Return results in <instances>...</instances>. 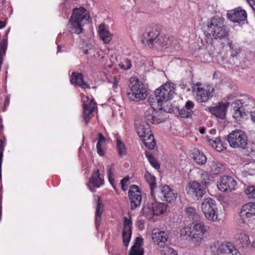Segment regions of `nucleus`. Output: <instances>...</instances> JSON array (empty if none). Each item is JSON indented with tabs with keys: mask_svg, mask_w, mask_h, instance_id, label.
<instances>
[{
	"mask_svg": "<svg viewBox=\"0 0 255 255\" xmlns=\"http://www.w3.org/2000/svg\"><path fill=\"white\" fill-rule=\"evenodd\" d=\"M89 18V12L84 7L81 6L74 8L67 24L68 30L71 33L80 34Z\"/></svg>",
	"mask_w": 255,
	"mask_h": 255,
	"instance_id": "1",
	"label": "nucleus"
},
{
	"mask_svg": "<svg viewBox=\"0 0 255 255\" xmlns=\"http://www.w3.org/2000/svg\"><path fill=\"white\" fill-rule=\"evenodd\" d=\"M174 94V91L170 83H166L155 90L154 95L148 98V102L151 106L157 104L161 109L164 103L171 100Z\"/></svg>",
	"mask_w": 255,
	"mask_h": 255,
	"instance_id": "2",
	"label": "nucleus"
},
{
	"mask_svg": "<svg viewBox=\"0 0 255 255\" xmlns=\"http://www.w3.org/2000/svg\"><path fill=\"white\" fill-rule=\"evenodd\" d=\"M223 17L215 16L208 22V31L212 38L222 39L229 36V31L224 24Z\"/></svg>",
	"mask_w": 255,
	"mask_h": 255,
	"instance_id": "3",
	"label": "nucleus"
},
{
	"mask_svg": "<svg viewBox=\"0 0 255 255\" xmlns=\"http://www.w3.org/2000/svg\"><path fill=\"white\" fill-rule=\"evenodd\" d=\"M147 93V89L141 82L135 78L130 79L127 96L130 101L137 102L145 99Z\"/></svg>",
	"mask_w": 255,
	"mask_h": 255,
	"instance_id": "4",
	"label": "nucleus"
},
{
	"mask_svg": "<svg viewBox=\"0 0 255 255\" xmlns=\"http://www.w3.org/2000/svg\"><path fill=\"white\" fill-rule=\"evenodd\" d=\"M192 90L199 102L205 103L213 96L214 88L210 85L197 83L192 86Z\"/></svg>",
	"mask_w": 255,
	"mask_h": 255,
	"instance_id": "5",
	"label": "nucleus"
},
{
	"mask_svg": "<svg viewBox=\"0 0 255 255\" xmlns=\"http://www.w3.org/2000/svg\"><path fill=\"white\" fill-rule=\"evenodd\" d=\"M136 130L144 145L149 149H153L155 145V141L149 125L146 122H142L136 127Z\"/></svg>",
	"mask_w": 255,
	"mask_h": 255,
	"instance_id": "6",
	"label": "nucleus"
},
{
	"mask_svg": "<svg viewBox=\"0 0 255 255\" xmlns=\"http://www.w3.org/2000/svg\"><path fill=\"white\" fill-rule=\"evenodd\" d=\"M227 140L230 146L235 148L244 149L248 143L246 134L241 130L233 131L228 135Z\"/></svg>",
	"mask_w": 255,
	"mask_h": 255,
	"instance_id": "7",
	"label": "nucleus"
},
{
	"mask_svg": "<svg viewBox=\"0 0 255 255\" xmlns=\"http://www.w3.org/2000/svg\"><path fill=\"white\" fill-rule=\"evenodd\" d=\"M201 208L208 220L212 222L218 220V208L216 201L214 199L211 198L205 199L202 202Z\"/></svg>",
	"mask_w": 255,
	"mask_h": 255,
	"instance_id": "8",
	"label": "nucleus"
},
{
	"mask_svg": "<svg viewBox=\"0 0 255 255\" xmlns=\"http://www.w3.org/2000/svg\"><path fill=\"white\" fill-rule=\"evenodd\" d=\"M187 195L194 200L201 199L206 193L205 186L198 182H189L186 187Z\"/></svg>",
	"mask_w": 255,
	"mask_h": 255,
	"instance_id": "9",
	"label": "nucleus"
},
{
	"mask_svg": "<svg viewBox=\"0 0 255 255\" xmlns=\"http://www.w3.org/2000/svg\"><path fill=\"white\" fill-rule=\"evenodd\" d=\"M255 215V202L244 204L242 206L240 213L239 224L243 225L247 223L249 221V219Z\"/></svg>",
	"mask_w": 255,
	"mask_h": 255,
	"instance_id": "10",
	"label": "nucleus"
},
{
	"mask_svg": "<svg viewBox=\"0 0 255 255\" xmlns=\"http://www.w3.org/2000/svg\"><path fill=\"white\" fill-rule=\"evenodd\" d=\"M83 118L87 124L93 116V113L96 107V103L94 102L93 99H90L87 96L83 97Z\"/></svg>",
	"mask_w": 255,
	"mask_h": 255,
	"instance_id": "11",
	"label": "nucleus"
},
{
	"mask_svg": "<svg viewBox=\"0 0 255 255\" xmlns=\"http://www.w3.org/2000/svg\"><path fill=\"white\" fill-rule=\"evenodd\" d=\"M128 197L130 201L131 209L134 210L138 207L141 201V193L138 187L132 185L128 190Z\"/></svg>",
	"mask_w": 255,
	"mask_h": 255,
	"instance_id": "12",
	"label": "nucleus"
},
{
	"mask_svg": "<svg viewBox=\"0 0 255 255\" xmlns=\"http://www.w3.org/2000/svg\"><path fill=\"white\" fill-rule=\"evenodd\" d=\"M158 196L161 200L170 203L174 202L177 197V193L167 185L159 187Z\"/></svg>",
	"mask_w": 255,
	"mask_h": 255,
	"instance_id": "13",
	"label": "nucleus"
},
{
	"mask_svg": "<svg viewBox=\"0 0 255 255\" xmlns=\"http://www.w3.org/2000/svg\"><path fill=\"white\" fill-rule=\"evenodd\" d=\"M237 182L234 178L229 176H223L220 178L218 189L222 192H231L236 189Z\"/></svg>",
	"mask_w": 255,
	"mask_h": 255,
	"instance_id": "14",
	"label": "nucleus"
},
{
	"mask_svg": "<svg viewBox=\"0 0 255 255\" xmlns=\"http://www.w3.org/2000/svg\"><path fill=\"white\" fill-rule=\"evenodd\" d=\"M153 242L160 248H165L166 243L167 242L168 235L167 232L158 228L154 229L151 232Z\"/></svg>",
	"mask_w": 255,
	"mask_h": 255,
	"instance_id": "15",
	"label": "nucleus"
},
{
	"mask_svg": "<svg viewBox=\"0 0 255 255\" xmlns=\"http://www.w3.org/2000/svg\"><path fill=\"white\" fill-rule=\"evenodd\" d=\"M227 17L229 20L234 23H240L247 19V14L245 10L238 7L228 11Z\"/></svg>",
	"mask_w": 255,
	"mask_h": 255,
	"instance_id": "16",
	"label": "nucleus"
},
{
	"mask_svg": "<svg viewBox=\"0 0 255 255\" xmlns=\"http://www.w3.org/2000/svg\"><path fill=\"white\" fill-rule=\"evenodd\" d=\"M159 34V32L156 26L149 27L146 28L143 36L149 47H153L154 46L155 42Z\"/></svg>",
	"mask_w": 255,
	"mask_h": 255,
	"instance_id": "17",
	"label": "nucleus"
},
{
	"mask_svg": "<svg viewBox=\"0 0 255 255\" xmlns=\"http://www.w3.org/2000/svg\"><path fill=\"white\" fill-rule=\"evenodd\" d=\"M132 221L127 217L124 218V229L122 233L124 245L128 247L132 234Z\"/></svg>",
	"mask_w": 255,
	"mask_h": 255,
	"instance_id": "18",
	"label": "nucleus"
},
{
	"mask_svg": "<svg viewBox=\"0 0 255 255\" xmlns=\"http://www.w3.org/2000/svg\"><path fill=\"white\" fill-rule=\"evenodd\" d=\"M104 183V180L101 177L99 169H97L93 171L88 184L90 190L94 192L95 188H99Z\"/></svg>",
	"mask_w": 255,
	"mask_h": 255,
	"instance_id": "19",
	"label": "nucleus"
},
{
	"mask_svg": "<svg viewBox=\"0 0 255 255\" xmlns=\"http://www.w3.org/2000/svg\"><path fill=\"white\" fill-rule=\"evenodd\" d=\"M176 41L172 37H169L163 34H159L155 42L153 47L159 49L170 47L174 45Z\"/></svg>",
	"mask_w": 255,
	"mask_h": 255,
	"instance_id": "20",
	"label": "nucleus"
},
{
	"mask_svg": "<svg viewBox=\"0 0 255 255\" xmlns=\"http://www.w3.org/2000/svg\"><path fill=\"white\" fill-rule=\"evenodd\" d=\"M230 105L229 102L219 103L216 106L211 108L210 112L217 118L223 119L225 118L227 109Z\"/></svg>",
	"mask_w": 255,
	"mask_h": 255,
	"instance_id": "21",
	"label": "nucleus"
},
{
	"mask_svg": "<svg viewBox=\"0 0 255 255\" xmlns=\"http://www.w3.org/2000/svg\"><path fill=\"white\" fill-rule=\"evenodd\" d=\"M167 205L163 203L155 202L148 208L143 207L142 208L143 212L146 213L147 210H149L153 215L159 216L163 214L166 211Z\"/></svg>",
	"mask_w": 255,
	"mask_h": 255,
	"instance_id": "22",
	"label": "nucleus"
},
{
	"mask_svg": "<svg viewBox=\"0 0 255 255\" xmlns=\"http://www.w3.org/2000/svg\"><path fill=\"white\" fill-rule=\"evenodd\" d=\"M218 255H240V252L231 243L221 244L218 247Z\"/></svg>",
	"mask_w": 255,
	"mask_h": 255,
	"instance_id": "23",
	"label": "nucleus"
},
{
	"mask_svg": "<svg viewBox=\"0 0 255 255\" xmlns=\"http://www.w3.org/2000/svg\"><path fill=\"white\" fill-rule=\"evenodd\" d=\"M159 116V113L152 107L148 108L144 113L145 121L151 124H157L161 123Z\"/></svg>",
	"mask_w": 255,
	"mask_h": 255,
	"instance_id": "24",
	"label": "nucleus"
},
{
	"mask_svg": "<svg viewBox=\"0 0 255 255\" xmlns=\"http://www.w3.org/2000/svg\"><path fill=\"white\" fill-rule=\"evenodd\" d=\"M70 82L72 84L78 85L82 88H90V86L84 82V76L82 73L72 72L70 78Z\"/></svg>",
	"mask_w": 255,
	"mask_h": 255,
	"instance_id": "25",
	"label": "nucleus"
},
{
	"mask_svg": "<svg viewBox=\"0 0 255 255\" xmlns=\"http://www.w3.org/2000/svg\"><path fill=\"white\" fill-rule=\"evenodd\" d=\"M194 104L191 101L186 102L184 107L179 111V115L183 118H190L193 115Z\"/></svg>",
	"mask_w": 255,
	"mask_h": 255,
	"instance_id": "26",
	"label": "nucleus"
},
{
	"mask_svg": "<svg viewBox=\"0 0 255 255\" xmlns=\"http://www.w3.org/2000/svg\"><path fill=\"white\" fill-rule=\"evenodd\" d=\"M234 110L233 116L235 119H239L246 116V112L243 109L241 99L235 100L232 104Z\"/></svg>",
	"mask_w": 255,
	"mask_h": 255,
	"instance_id": "27",
	"label": "nucleus"
},
{
	"mask_svg": "<svg viewBox=\"0 0 255 255\" xmlns=\"http://www.w3.org/2000/svg\"><path fill=\"white\" fill-rule=\"evenodd\" d=\"M99 33L101 39L103 42L108 44L111 41L113 35L106 28L104 24H101L99 27Z\"/></svg>",
	"mask_w": 255,
	"mask_h": 255,
	"instance_id": "28",
	"label": "nucleus"
},
{
	"mask_svg": "<svg viewBox=\"0 0 255 255\" xmlns=\"http://www.w3.org/2000/svg\"><path fill=\"white\" fill-rule=\"evenodd\" d=\"M143 243L141 237H137L134 244L132 246L129 255H143V250L141 248Z\"/></svg>",
	"mask_w": 255,
	"mask_h": 255,
	"instance_id": "29",
	"label": "nucleus"
},
{
	"mask_svg": "<svg viewBox=\"0 0 255 255\" xmlns=\"http://www.w3.org/2000/svg\"><path fill=\"white\" fill-rule=\"evenodd\" d=\"M145 179L148 184L150 189V194L153 199H155L154 190L156 188V183L155 182V177L152 175L148 171H146L144 175Z\"/></svg>",
	"mask_w": 255,
	"mask_h": 255,
	"instance_id": "30",
	"label": "nucleus"
},
{
	"mask_svg": "<svg viewBox=\"0 0 255 255\" xmlns=\"http://www.w3.org/2000/svg\"><path fill=\"white\" fill-rule=\"evenodd\" d=\"M241 100L243 108L245 110L246 113L247 112L250 113L252 111L251 110L255 106V102L254 99L248 96H245L241 99Z\"/></svg>",
	"mask_w": 255,
	"mask_h": 255,
	"instance_id": "31",
	"label": "nucleus"
},
{
	"mask_svg": "<svg viewBox=\"0 0 255 255\" xmlns=\"http://www.w3.org/2000/svg\"><path fill=\"white\" fill-rule=\"evenodd\" d=\"M100 196H97L98 201H97L95 213V225L97 228L100 225L102 215L104 211V205L100 202Z\"/></svg>",
	"mask_w": 255,
	"mask_h": 255,
	"instance_id": "32",
	"label": "nucleus"
},
{
	"mask_svg": "<svg viewBox=\"0 0 255 255\" xmlns=\"http://www.w3.org/2000/svg\"><path fill=\"white\" fill-rule=\"evenodd\" d=\"M236 238L237 240V244L241 247L246 248L251 243L249 236L245 233L238 234Z\"/></svg>",
	"mask_w": 255,
	"mask_h": 255,
	"instance_id": "33",
	"label": "nucleus"
},
{
	"mask_svg": "<svg viewBox=\"0 0 255 255\" xmlns=\"http://www.w3.org/2000/svg\"><path fill=\"white\" fill-rule=\"evenodd\" d=\"M193 158L195 162L199 165H203L207 162V158L204 153L198 149H194Z\"/></svg>",
	"mask_w": 255,
	"mask_h": 255,
	"instance_id": "34",
	"label": "nucleus"
},
{
	"mask_svg": "<svg viewBox=\"0 0 255 255\" xmlns=\"http://www.w3.org/2000/svg\"><path fill=\"white\" fill-rule=\"evenodd\" d=\"M186 216L193 221V223L197 222L199 219V216L197 213L196 209L193 207H186L185 210Z\"/></svg>",
	"mask_w": 255,
	"mask_h": 255,
	"instance_id": "35",
	"label": "nucleus"
},
{
	"mask_svg": "<svg viewBox=\"0 0 255 255\" xmlns=\"http://www.w3.org/2000/svg\"><path fill=\"white\" fill-rule=\"evenodd\" d=\"M193 223L194 224L193 228V233L202 234L204 236V234L207 231L204 223L201 222L198 223L197 222V223L194 222Z\"/></svg>",
	"mask_w": 255,
	"mask_h": 255,
	"instance_id": "36",
	"label": "nucleus"
},
{
	"mask_svg": "<svg viewBox=\"0 0 255 255\" xmlns=\"http://www.w3.org/2000/svg\"><path fill=\"white\" fill-rule=\"evenodd\" d=\"M208 142L217 151L221 152L223 150L224 147L220 137L215 139H209Z\"/></svg>",
	"mask_w": 255,
	"mask_h": 255,
	"instance_id": "37",
	"label": "nucleus"
},
{
	"mask_svg": "<svg viewBox=\"0 0 255 255\" xmlns=\"http://www.w3.org/2000/svg\"><path fill=\"white\" fill-rule=\"evenodd\" d=\"M228 44L231 50V56L233 59L235 58L237 59L238 55L241 52L240 48L236 45L233 44L232 41L229 42Z\"/></svg>",
	"mask_w": 255,
	"mask_h": 255,
	"instance_id": "38",
	"label": "nucleus"
},
{
	"mask_svg": "<svg viewBox=\"0 0 255 255\" xmlns=\"http://www.w3.org/2000/svg\"><path fill=\"white\" fill-rule=\"evenodd\" d=\"M210 171L215 175L219 174L222 169V165L215 161H212L210 163Z\"/></svg>",
	"mask_w": 255,
	"mask_h": 255,
	"instance_id": "39",
	"label": "nucleus"
},
{
	"mask_svg": "<svg viewBox=\"0 0 255 255\" xmlns=\"http://www.w3.org/2000/svg\"><path fill=\"white\" fill-rule=\"evenodd\" d=\"M117 146L119 155L121 157L125 155L126 154V149L124 143H123L120 140L117 139Z\"/></svg>",
	"mask_w": 255,
	"mask_h": 255,
	"instance_id": "40",
	"label": "nucleus"
},
{
	"mask_svg": "<svg viewBox=\"0 0 255 255\" xmlns=\"http://www.w3.org/2000/svg\"><path fill=\"white\" fill-rule=\"evenodd\" d=\"M146 156L147 157L150 165L156 169H159L160 164L158 163L156 159L151 154H146Z\"/></svg>",
	"mask_w": 255,
	"mask_h": 255,
	"instance_id": "41",
	"label": "nucleus"
},
{
	"mask_svg": "<svg viewBox=\"0 0 255 255\" xmlns=\"http://www.w3.org/2000/svg\"><path fill=\"white\" fill-rule=\"evenodd\" d=\"M119 66L124 70L129 69L131 67V61L128 58L125 59L119 63Z\"/></svg>",
	"mask_w": 255,
	"mask_h": 255,
	"instance_id": "42",
	"label": "nucleus"
},
{
	"mask_svg": "<svg viewBox=\"0 0 255 255\" xmlns=\"http://www.w3.org/2000/svg\"><path fill=\"white\" fill-rule=\"evenodd\" d=\"M191 237H192V242L195 246L199 245L203 239L202 234L193 233Z\"/></svg>",
	"mask_w": 255,
	"mask_h": 255,
	"instance_id": "43",
	"label": "nucleus"
},
{
	"mask_svg": "<svg viewBox=\"0 0 255 255\" xmlns=\"http://www.w3.org/2000/svg\"><path fill=\"white\" fill-rule=\"evenodd\" d=\"M193 234V229L190 227L186 226L184 227L181 230V235L182 236L187 237H191Z\"/></svg>",
	"mask_w": 255,
	"mask_h": 255,
	"instance_id": "44",
	"label": "nucleus"
},
{
	"mask_svg": "<svg viewBox=\"0 0 255 255\" xmlns=\"http://www.w3.org/2000/svg\"><path fill=\"white\" fill-rule=\"evenodd\" d=\"M160 255H178L177 252L169 247L161 250Z\"/></svg>",
	"mask_w": 255,
	"mask_h": 255,
	"instance_id": "45",
	"label": "nucleus"
},
{
	"mask_svg": "<svg viewBox=\"0 0 255 255\" xmlns=\"http://www.w3.org/2000/svg\"><path fill=\"white\" fill-rule=\"evenodd\" d=\"M245 192L249 198H255V186L247 187Z\"/></svg>",
	"mask_w": 255,
	"mask_h": 255,
	"instance_id": "46",
	"label": "nucleus"
},
{
	"mask_svg": "<svg viewBox=\"0 0 255 255\" xmlns=\"http://www.w3.org/2000/svg\"><path fill=\"white\" fill-rule=\"evenodd\" d=\"M129 179L128 178H124L121 181V184L122 188L123 190L125 191L127 189L128 186V182Z\"/></svg>",
	"mask_w": 255,
	"mask_h": 255,
	"instance_id": "47",
	"label": "nucleus"
},
{
	"mask_svg": "<svg viewBox=\"0 0 255 255\" xmlns=\"http://www.w3.org/2000/svg\"><path fill=\"white\" fill-rule=\"evenodd\" d=\"M110 82L112 84V88L114 90H115L117 89L119 81L117 76H115L113 79L110 81Z\"/></svg>",
	"mask_w": 255,
	"mask_h": 255,
	"instance_id": "48",
	"label": "nucleus"
},
{
	"mask_svg": "<svg viewBox=\"0 0 255 255\" xmlns=\"http://www.w3.org/2000/svg\"><path fill=\"white\" fill-rule=\"evenodd\" d=\"M136 225L139 230H142L144 227V222L142 220H138L137 221Z\"/></svg>",
	"mask_w": 255,
	"mask_h": 255,
	"instance_id": "49",
	"label": "nucleus"
},
{
	"mask_svg": "<svg viewBox=\"0 0 255 255\" xmlns=\"http://www.w3.org/2000/svg\"><path fill=\"white\" fill-rule=\"evenodd\" d=\"M249 153L251 156L255 157V143H252L251 145Z\"/></svg>",
	"mask_w": 255,
	"mask_h": 255,
	"instance_id": "50",
	"label": "nucleus"
},
{
	"mask_svg": "<svg viewBox=\"0 0 255 255\" xmlns=\"http://www.w3.org/2000/svg\"><path fill=\"white\" fill-rule=\"evenodd\" d=\"M101 146H102L101 144H100L99 143H97V146H96L97 149V151H98V153L100 156H102L104 154V150L102 149Z\"/></svg>",
	"mask_w": 255,
	"mask_h": 255,
	"instance_id": "51",
	"label": "nucleus"
},
{
	"mask_svg": "<svg viewBox=\"0 0 255 255\" xmlns=\"http://www.w3.org/2000/svg\"><path fill=\"white\" fill-rule=\"evenodd\" d=\"M113 169V165H108L107 166L108 170V177H113L114 173L112 172V170Z\"/></svg>",
	"mask_w": 255,
	"mask_h": 255,
	"instance_id": "52",
	"label": "nucleus"
},
{
	"mask_svg": "<svg viewBox=\"0 0 255 255\" xmlns=\"http://www.w3.org/2000/svg\"><path fill=\"white\" fill-rule=\"evenodd\" d=\"M98 136H99V140L97 143H99L100 144H101V143L105 142L106 139L104 137V135L101 132L98 133Z\"/></svg>",
	"mask_w": 255,
	"mask_h": 255,
	"instance_id": "53",
	"label": "nucleus"
},
{
	"mask_svg": "<svg viewBox=\"0 0 255 255\" xmlns=\"http://www.w3.org/2000/svg\"><path fill=\"white\" fill-rule=\"evenodd\" d=\"M108 180L110 184L112 185L114 189L116 191V186L114 184L115 179L113 177H108Z\"/></svg>",
	"mask_w": 255,
	"mask_h": 255,
	"instance_id": "54",
	"label": "nucleus"
},
{
	"mask_svg": "<svg viewBox=\"0 0 255 255\" xmlns=\"http://www.w3.org/2000/svg\"><path fill=\"white\" fill-rule=\"evenodd\" d=\"M247 166H249V168H250L251 170H252L253 171L255 170V168H254V166H255V163H250L249 164H247Z\"/></svg>",
	"mask_w": 255,
	"mask_h": 255,
	"instance_id": "55",
	"label": "nucleus"
},
{
	"mask_svg": "<svg viewBox=\"0 0 255 255\" xmlns=\"http://www.w3.org/2000/svg\"><path fill=\"white\" fill-rule=\"evenodd\" d=\"M251 116L252 121L255 123V111H251Z\"/></svg>",
	"mask_w": 255,
	"mask_h": 255,
	"instance_id": "56",
	"label": "nucleus"
},
{
	"mask_svg": "<svg viewBox=\"0 0 255 255\" xmlns=\"http://www.w3.org/2000/svg\"><path fill=\"white\" fill-rule=\"evenodd\" d=\"M2 154H1L0 157V180H1V164H2Z\"/></svg>",
	"mask_w": 255,
	"mask_h": 255,
	"instance_id": "57",
	"label": "nucleus"
},
{
	"mask_svg": "<svg viewBox=\"0 0 255 255\" xmlns=\"http://www.w3.org/2000/svg\"><path fill=\"white\" fill-rule=\"evenodd\" d=\"M247 0L251 6H252L253 5L255 4V0Z\"/></svg>",
	"mask_w": 255,
	"mask_h": 255,
	"instance_id": "58",
	"label": "nucleus"
},
{
	"mask_svg": "<svg viewBox=\"0 0 255 255\" xmlns=\"http://www.w3.org/2000/svg\"><path fill=\"white\" fill-rule=\"evenodd\" d=\"M9 101L8 99H6L4 102V107L5 108L7 106H8V104H9Z\"/></svg>",
	"mask_w": 255,
	"mask_h": 255,
	"instance_id": "59",
	"label": "nucleus"
},
{
	"mask_svg": "<svg viewBox=\"0 0 255 255\" xmlns=\"http://www.w3.org/2000/svg\"><path fill=\"white\" fill-rule=\"evenodd\" d=\"M5 22L0 21V28H2L4 27L5 26Z\"/></svg>",
	"mask_w": 255,
	"mask_h": 255,
	"instance_id": "60",
	"label": "nucleus"
},
{
	"mask_svg": "<svg viewBox=\"0 0 255 255\" xmlns=\"http://www.w3.org/2000/svg\"><path fill=\"white\" fill-rule=\"evenodd\" d=\"M199 132L201 134H204L205 132V129L204 128H201L199 130Z\"/></svg>",
	"mask_w": 255,
	"mask_h": 255,
	"instance_id": "61",
	"label": "nucleus"
},
{
	"mask_svg": "<svg viewBox=\"0 0 255 255\" xmlns=\"http://www.w3.org/2000/svg\"><path fill=\"white\" fill-rule=\"evenodd\" d=\"M252 247L254 248H255V241H254V242H253L252 244Z\"/></svg>",
	"mask_w": 255,
	"mask_h": 255,
	"instance_id": "62",
	"label": "nucleus"
},
{
	"mask_svg": "<svg viewBox=\"0 0 255 255\" xmlns=\"http://www.w3.org/2000/svg\"><path fill=\"white\" fill-rule=\"evenodd\" d=\"M215 132H216V130L214 129H212L210 130V133L212 134L214 133Z\"/></svg>",
	"mask_w": 255,
	"mask_h": 255,
	"instance_id": "63",
	"label": "nucleus"
},
{
	"mask_svg": "<svg viewBox=\"0 0 255 255\" xmlns=\"http://www.w3.org/2000/svg\"><path fill=\"white\" fill-rule=\"evenodd\" d=\"M211 56H214V52H210L209 53Z\"/></svg>",
	"mask_w": 255,
	"mask_h": 255,
	"instance_id": "64",
	"label": "nucleus"
}]
</instances>
